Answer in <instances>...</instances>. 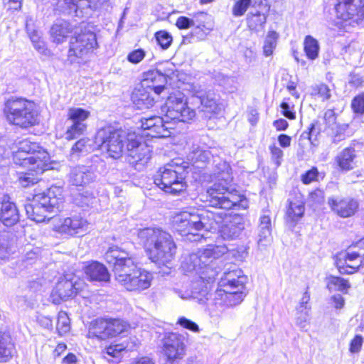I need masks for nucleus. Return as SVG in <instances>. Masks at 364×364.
<instances>
[{"label":"nucleus","instance_id":"052dcab7","mask_svg":"<svg viewBox=\"0 0 364 364\" xmlns=\"http://www.w3.org/2000/svg\"><path fill=\"white\" fill-rule=\"evenodd\" d=\"M178 323L192 331L197 332L199 331L198 326L196 323L185 317H181L178 321Z\"/></svg>","mask_w":364,"mask_h":364},{"label":"nucleus","instance_id":"473e14b6","mask_svg":"<svg viewBox=\"0 0 364 364\" xmlns=\"http://www.w3.org/2000/svg\"><path fill=\"white\" fill-rule=\"evenodd\" d=\"M95 144L88 138L78 140L71 148L70 157L71 160H77L81 155H85L95 149Z\"/></svg>","mask_w":364,"mask_h":364},{"label":"nucleus","instance_id":"a211bd4d","mask_svg":"<svg viewBox=\"0 0 364 364\" xmlns=\"http://www.w3.org/2000/svg\"><path fill=\"white\" fill-rule=\"evenodd\" d=\"M192 95L200 100L202 111L210 114H218L221 111L220 97L213 90L200 84H193L191 87ZM211 118V115L207 116Z\"/></svg>","mask_w":364,"mask_h":364},{"label":"nucleus","instance_id":"2eb2a0df","mask_svg":"<svg viewBox=\"0 0 364 364\" xmlns=\"http://www.w3.org/2000/svg\"><path fill=\"white\" fill-rule=\"evenodd\" d=\"M125 151L128 162L135 168H138L137 166H144L151 158L149 146L134 132L129 133Z\"/></svg>","mask_w":364,"mask_h":364},{"label":"nucleus","instance_id":"c85d7f7f","mask_svg":"<svg viewBox=\"0 0 364 364\" xmlns=\"http://www.w3.org/2000/svg\"><path fill=\"white\" fill-rule=\"evenodd\" d=\"M85 273L91 282H108L110 274L107 267L98 262H92L85 267Z\"/></svg>","mask_w":364,"mask_h":364},{"label":"nucleus","instance_id":"bf43d9fd","mask_svg":"<svg viewBox=\"0 0 364 364\" xmlns=\"http://www.w3.org/2000/svg\"><path fill=\"white\" fill-rule=\"evenodd\" d=\"M176 25L179 29H187L194 26V22L192 21V18L186 16H180L177 18Z\"/></svg>","mask_w":364,"mask_h":364},{"label":"nucleus","instance_id":"f03ea898","mask_svg":"<svg viewBox=\"0 0 364 364\" xmlns=\"http://www.w3.org/2000/svg\"><path fill=\"white\" fill-rule=\"evenodd\" d=\"M105 258L112 264L114 279L126 290L139 292L151 286V274L138 267L130 254L121 247H110Z\"/></svg>","mask_w":364,"mask_h":364},{"label":"nucleus","instance_id":"e2e57ef3","mask_svg":"<svg viewBox=\"0 0 364 364\" xmlns=\"http://www.w3.org/2000/svg\"><path fill=\"white\" fill-rule=\"evenodd\" d=\"M125 349L122 344L110 345L106 348V353L112 357H117Z\"/></svg>","mask_w":364,"mask_h":364},{"label":"nucleus","instance_id":"cd10ccee","mask_svg":"<svg viewBox=\"0 0 364 364\" xmlns=\"http://www.w3.org/2000/svg\"><path fill=\"white\" fill-rule=\"evenodd\" d=\"M7 198L4 196L1 203L0 220L5 226L11 227L19 220V213L16 205L7 200Z\"/></svg>","mask_w":364,"mask_h":364},{"label":"nucleus","instance_id":"a18cd8bd","mask_svg":"<svg viewBox=\"0 0 364 364\" xmlns=\"http://www.w3.org/2000/svg\"><path fill=\"white\" fill-rule=\"evenodd\" d=\"M252 4V0H237L232 8V14L235 17L242 16Z\"/></svg>","mask_w":364,"mask_h":364},{"label":"nucleus","instance_id":"5fc2aeb1","mask_svg":"<svg viewBox=\"0 0 364 364\" xmlns=\"http://www.w3.org/2000/svg\"><path fill=\"white\" fill-rule=\"evenodd\" d=\"M144 57L145 51L139 48L131 52L127 56V60L132 63L137 64L141 62Z\"/></svg>","mask_w":364,"mask_h":364},{"label":"nucleus","instance_id":"774afa93","mask_svg":"<svg viewBox=\"0 0 364 364\" xmlns=\"http://www.w3.org/2000/svg\"><path fill=\"white\" fill-rule=\"evenodd\" d=\"M173 291L175 294H176L178 297H180L182 299H192V293L191 290H183L181 289L174 288Z\"/></svg>","mask_w":364,"mask_h":364},{"label":"nucleus","instance_id":"3c124183","mask_svg":"<svg viewBox=\"0 0 364 364\" xmlns=\"http://www.w3.org/2000/svg\"><path fill=\"white\" fill-rule=\"evenodd\" d=\"M323 119L326 126L332 131L337 128L336 117L333 109H328L324 114Z\"/></svg>","mask_w":364,"mask_h":364},{"label":"nucleus","instance_id":"680f3d73","mask_svg":"<svg viewBox=\"0 0 364 364\" xmlns=\"http://www.w3.org/2000/svg\"><path fill=\"white\" fill-rule=\"evenodd\" d=\"M363 345V337L360 335H356L350 343L349 350L353 353H358Z\"/></svg>","mask_w":364,"mask_h":364},{"label":"nucleus","instance_id":"79ce46f5","mask_svg":"<svg viewBox=\"0 0 364 364\" xmlns=\"http://www.w3.org/2000/svg\"><path fill=\"white\" fill-rule=\"evenodd\" d=\"M56 329L60 336L65 335L70 330V321L65 311L58 313Z\"/></svg>","mask_w":364,"mask_h":364},{"label":"nucleus","instance_id":"338daca9","mask_svg":"<svg viewBox=\"0 0 364 364\" xmlns=\"http://www.w3.org/2000/svg\"><path fill=\"white\" fill-rule=\"evenodd\" d=\"M331 301L336 309H341L345 304L344 298L341 294H335L331 296Z\"/></svg>","mask_w":364,"mask_h":364},{"label":"nucleus","instance_id":"1a4fd4ad","mask_svg":"<svg viewBox=\"0 0 364 364\" xmlns=\"http://www.w3.org/2000/svg\"><path fill=\"white\" fill-rule=\"evenodd\" d=\"M96 33L90 26L80 25L70 38L67 55L70 64H84L98 48Z\"/></svg>","mask_w":364,"mask_h":364},{"label":"nucleus","instance_id":"4be33fe9","mask_svg":"<svg viewBox=\"0 0 364 364\" xmlns=\"http://www.w3.org/2000/svg\"><path fill=\"white\" fill-rule=\"evenodd\" d=\"M87 229V221L79 215L64 218L58 227V231L60 233L70 236L82 235Z\"/></svg>","mask_w":364,"mask_h":364},{"label":"nucleus","instance_id":"37998d69","mask_svg":"<svg viewBox=\"0 0 364 364\" xmlns=\"http://www.w3.org/2000/svg\"><path fill=\"white\" fill-rule=\"evenodd\" d=\"M316 122L311 123L307 131L304 132L301 136L302 139H308L312 147L315 149L318 144V129L316 127Z\"/></svg>","mask_w":364,"mask_h":364},{"label":"nucleus","instance_id":"09e8293b","mask_svg":"<svg viewBox=\"0 0 364 364\" xmlns=\"http://www.w3.org/2000/svg\"><path fill=\"white\" fill-rule=\"evenodd\" d=\"M38 180V178L31 172L20 173L18 178L19 184L23 188L37 183Z\"/></svg>","mask_w":364,"mask_h":364},{"label":"nucleus","instance_id":"ddd939ff","mask_svg":"<svg viewBox=\"0 0 364 364\" xmlns=\"http://www.w3.org/2000/svg\"><path fill=\"white\" fill-rule=\"evenodd\" d=\"M129 325L121 319H96L88 331L89 338L106 340L115 337L127 330Z\"/></svg>","mask_w":364,"mask_h":364},{"label":"nucleus","instance_id":"423d86ee","mask_svg":"<svg viewBox=\"0 0 364 364\" xmlns=\"http://www.w3.org/2000/svg\"><path fill=\"white\" fill-rule=\"evenodd\" d=\"M137 237L152 262L166 265L173 259L176 245L168 232L161 228H146L138 230Z\"/></svg>","mask_w":364,"mask_h":364},{"label":"nucleus","instance_id":"f8f14e48","mask_svg":"<svg viewBox=\"0 0 364 364\" xmlns=\"http://www.w3.org/2000/svg\"><path fill=\"white\" fill-rule=\"evenodd\" d=\"M4 113L9 123L21 127H28L37 121L33 104L23 98H11L5 103Z\"/></svg>","mask_w":364,"mask_h":364},{"label":"nucleus","instance_id":"13d9d810","mask_svg":"<svg viewBox=\"0 0 364 364\" xmlns=\"http://www.w3.org/2000/svg\"><path fill=\"white\" fill-rule=\"evenodd\" d=\"M309 310H304L301 312L297 311L296 316V324L301 328H304L306 326L307 322L309 320Z\"/></svg>","mask_w":364,"mask_h":364},{"label":"nucleus","instance_id":"864d4df0","mask_svg":"<svg viewBox=\"0 0 364 364\" xmlns=\"http://www.w3.org/2000/svg\"><path fill=\"white\" fill-rule=\"evenodd\" d=\"M353 111L358 114L364 113V95H358L353 98L351 102Z\"/></svg>","mask_w":364,"mask_h":364},{"label":"nucleus","instance_id":"bb28decb","mask_svg":"<svg viewBox=\"0 0 364 364\" xmlns=\"http://www.w3.org/2000/svg\"><path fill=\"white\" fill-rule=\"evenodd\" d=\"M69 182L76 186H82L94 181L95 176L87 167L77 166L70 168Z\"/></svg>","mask_w":364,"mask_h":364},{"label":"nucleus","instance_id":"7c9ffc66","mask_svg":"<svg viewBox=\"0 0 364 364\" xmlns=\"http://www.w3.org/2000/svg\"><path fill=\"white\" fill-rule=\"evenodd\" d=\"M240 219L235 218L232 220H225L219 229L218 232L224 240H233L238 237L244 229V224Z\"/></svg>","mask_w":364,"mask_h":364},{"label":"nucleus","instance_id":"4468645a","mask_svg":"<svg viewBox=\"0 0 364 364\" xmlns=\"http://www.w3.org/2000/svg\"><path fill=\"white\" fill-rule=\"evenodd\" d=\"M364 264V238L350 245L346 252L341 253L337 261L341 274H352Z\"/></svg>","mask_w":364,"mask_h":364},{"label":"nucleus","instance_id":"4d7b16f0","mask_svg":"<svg viewBox=\"0 0 364 364\" xmlns=\"http://www.w3.org/2000/svg\"><path fill=\"white\" fill-rule=\"evenodd\" d=\"M318 173V172L317 168L314 167L302 175L301 181L304 184H309L312 181L316 180Z\"/></svg>","mask_w":364,"mask_h":364},{"label":"nucleus","instance_id":"0eeeda50","mask_svg":"<svg viewBox=\"0 0 364 364\" xmlns=\"http://www.w3.org/2000/svg\"><path fill=\"white\" fill-rule=\"evenodd\" d=\"M228 251L225 245H209L205 249L183 255L181 269L184 274L196 273L209 279H214L218 274L215 262Z\"/></svg>","mask_w":364,"mask_h":364},{"label":"nucleus","instance_id":"dca6fc26","mask_svg":"<svg viewBox=\"0 0 364 364\" xmlns=\"http://www.w3.org/2000/svg\"><path fill=\"white\" fill-rule=\"evenodd\" d=\"M79 279L72 275L66 274L60 277L53 289L50 297L54 304H60L75 296L77 291L82 289V283Z\"/></svg>","mask_w":364,"mask_h":364},{"label":"nucleus","instance_id":"a878e982","mask_svg":"<svg viewBox=\"0 0 364 364\" xmlns=\"http://www.w3.org/2000/svg\"><path fill=\"white\" fill-rule=\"evenodd\" d=\"M165 76L158 70H149L144 74L141 85L153 90L155 95H159L164 90Z\"/></svg>","mask_w":364,"mask_h":364},{"label":"nucleus","instance_id":"9d476101","mask_svg":"<svg viewBox=\"0 0 364 364\" xmlns=\"http://www.w3.org/2000/svg\"><path fill=\"white\" fill-rule=\"evenodd\" d=\"M130 132L112 127L102 128L96 134L95 144L105 151L109 157L118 159L126 150Z\"/></svg>","mask_w":364,"mask_h":364},{"label":"nucleus","instance_id":"f257e3e1","mask_svg":"<svg viewBox=\"0 0 364 364\" xmlns=\"http://www.w3.org/2000/svg\"><path fill=\"white\" fill-rule=\"evenodd\" d=\"M164 117L152 116L142 118L141 128L146 136L151 137H168L176 121L188 122L196 117V111L188 106L187 97L181 92L171 93L165 104Z\"/></svg>","mask_w":364,"mask_h":364},{"label":"nucleus","instance_id":"c756f323","mask_svg":"<svg viewBox=\"0 0 364 364\" xmlns=\"http://www.w3.org/2000/svg\"><path fill=\"white\" fill-rule=\"evenodd\" d=\"M258 237V244L260 246H267L272 240V222L268 211H263L259 218Z\"/></svg>","mask_w":364,"mask_h":364},{"label":"nucleus","instance_id":"5701e85b","mask_svg":"<svg viewBox=\"0 0 364 364\" xmlns=\"http://www.w3.org/2000/svg\"><path fill=\"white\" fill-rule=\"evenodd\" d=\"M328 203L331 210L341 218L353 216L359 207L358 201L350 197L330 198Z\"/></svg>","mask_w":364,"mask_h":364},{"label":"nucleus","instance_id":"4c0bfd02","mask_svg":"<svg viewBox=\"0 0 364 364\" xmlns=\"http://www.w3.org/2000/svg\"><path fill=\"white\" fill-rule=\"evenodd\" d=\"M208 18V14L204 12H200L194 15L192 21L194 22L195 28L193 33L200 36L202 38L207 35L210 28L206 27L205 23Z\"/></svg>","mask_w":364,"mask_h":364},{"label":"nucleus","instance_id":"393cba45","mask_svg":"<svg viewBox=\"0 0 364 364\" xmlns=\"http://www.w3.org/2000/svg\"><path fill=\"white\" fill-rule=\"evenodd\" d=\"M158 96L154 94L152 90L140 85L132 92V100L137 109H149L154 106Z\"/></svg>","mask_w":364,"mask_h":364},{"label":"nucleus","instance_id":"49530a36","mask_svg":"<svg viewBox=\"0 0 364 364\" xmlns=\"http://www.w3.org/2000/svg\"><path fill=\"white\" fill-rule=\"evenodd\" d=\"M27 31L30 37V39L34 46V48L41 53H44L46 50V46L44 42L41 40V36L37 31H31L28 28V25L26 26Z\"/></svg>","mask_w":364,"mask_h":364},{"label":"nucleus","instance_id":"6e6552de","mask_svg":"<svg viewBox=\"0 0 364 364\" xmlns=\"http://www.w3.org/2000/svg\"><path fill=\"white\" fill-rule=\"evenodd\" d=\"M63 203L62 189L51 187L42 193L35 195L33 200L25 205V210L28 218L42 223L52 218L50 214L59 211Z\"/></svg>","mask_w":364,"mask_h":364},{"label":"nucleus","instance_id":"a19ab883","mask_svg":"<svg viewBox=\"0 0 364 364\" xmlns=\"http://www.w3.org/2000/svg\"><path fill=\"white\" fill-rule=\"evenodd\" d=\"M304 44L306 56L311 60L316 59L318 52V41L311 36H307L305 38Z\"/></svg>","mask_w":364,"mask_h":364},{"label":"nucleus","instance_id":"58836bf2","mask_svg":"<svg viewBox=\"0 0 364 364\" xmlns=\"http://www.w3.org/2000/svg\"><path fill=\"white\" fill-rule=\"evenodd\" d=\"M14 344L8 336H0V363L8 361L13 355Z\"/></svg>","mask_w":364,"mask_h":364},{"label":"nucleus","instance_id":"c9c22d12","mask_svg":"<svg viewBox=\"0 0 364 364\" xmlns=\"http://www.w3.org/2000/svg\"><path fill=\"white\" fill-rule=\"evenodd\" d=\"M327 289L331 291H339L346 293L350 288L348 281L339 277L329 276L325 279Z\"/></svg>","mask_w":364,"mask_h":364},{"label":"nucleus","instance_id":"69168bd1","mask_svg":"<svg viewBox=\"0 0 364 364\" xmlns=\"http://www.w3.org/2000/svg\"><path fill=\"white\" fill-rule=\"evenodd\" d=\"M37 321L41 326L45 328L52 329L53 328V321L49 316L40 315L37 318Z\"/></svg>","mask_w":364,"mask_h":364},{"label":"nucleus","instance_id":"de8ad7c7","mask_svg":"<svg viewBox=\"0 0 364 364\" xmlns=\"http://www.w3.org/2000/svg\"><path fill=\"white\" fill-rule=\"evenodd\" d=\"M155 38L158 44L164 50L168 48L172 43L173 38L166 31H159L155 33Z\"/></svg>","mask_w":364,"mask_h":364},{"label":"nucleus","instance_id":"0e129e2a","mask_svg":"<svg viewBox=\"0 0 364 364\" xmlns=\"http://www.w3.org/2000/svg\"><path fill=\"white\" fill-rule=\"evenodd\" d=\"M280 107L282 109V114L284 117L289 119H295V112L291 109L290 105L287 102H282L280 105Z\"/></svg>","mask_w":364,"mask_h":364},{"label":"nucleus","instance_id":"9b49d317","mask_svg":"<svg viewBox=\"0 0 364 364\" xmlns=\"http://www.w3.org/2000/svg\"><path fill=\"white\" fill-rule=\"evenodd\" d=\"M186 166L171 161L161 168L154 176V183L164 192L176 195L186 188Z\"/></svg>","mask_w":364,"mask_h":364},{"label":"nucleus","instance_id":"6e6d98bb","mask_svg":"<svg viewBox=\"0 0 364 364\" xmlns=\"http://www.w3.org/2000/svg\"><path fill=\"white\" fill-rule=\"evenodd\" d=\"M269 149L271 151L272 160L274 161L277 166H279L281 164V161L283 157L282 150L274 145L271 146Z\"/></svg>","mask_w":364,"mask_h":364},{"label":"nucleus","instance_id":"8fccbe9b","mask_svg":"<svg viewBox=\"0 0 364 364\" xmlns=\"http://www.w3.org/2000/svg\"><path fill=\"white\" fill-rule=\"evenodd\" d=\"M58 6L62 12L68 15L76 16L77 14L76 0H63L58 2Z\"/></svg>","mask_w":364,"mask_h":364},{"label":"nucleus","instance_id":"603ef678","mask_svg":"<svg viewBox=\"0 0 364 364\" xmlns=\"http://www.w3.org/2000/svg\"><path fill=\"white\" fill-rule=\"evenodd\" d=\"M76 7L77 11L76 16H83L88 14V10L90 9V1L89 0H76Z\"/></svg>","mask_w":364,"mask_h":364},{"label":"nucleus","instance_id":"f704fd0d","mask_svg":"<svg viewBox=\"0 0 364 364\" xmlns=\"http://www.w3.org/2000/svg\"><path fill=\"white\" fill-rule=\"evenodd\" d=\"M355 151L353 148L344 149L337 156L339 167L345 171H349L355 166Z\"/></svg>","mask_w":364,"mask_h":364},{"label":"nucleus","instance_id":"e433bc0d","mask_svg":"<svg viewBox=\"0 0 364 364\" xmlns=\"http://www.w3.org/2000/svg\"><path fill=\"white\" fill-rule=\"evenodd\" d=\"M304 213V205L301 201H290L286 213L287 220L296 223L303 216Z\"/></svg>","mask_w":364,"mask_h":364},{"label":"nucleus","instance_id":"412c9836","mask_svg":"<svg viewBox=\"0 0 364 364\" xmlns=\"http://www.w3.org/2000/svg\"><path fill=\"white\" fill-rule=\"evenodd\" d=\"M184 337L176 333H168L164 339L163 350L169 360L183 358L185 353Z\"/></svg>","mask_w":364,"mask_h":364},{"label":"nucleus","instance_id":"72a5a7b5","mask_svg":"<svg viewBox=\"0 0 364 364\" xmlns=\"http://www.w3.org/2000/svg\"><path fill=\"white\" fill-rule=\"evenodd\" d=\"M72 32L73 26L67 21L57 22L50 29L51 36L56 43H63Z\"/></svg>","mask_w":364,"mask_h":364},{"label":"nucleus","instance_id":"ea45409f","mask_svg":"<svg viewBox=\"0 0 364 364\" xmlns=\"http://www.w3.org/2000/svg\"><path fill=\"white\" fill-rule=\"evenodd\" d=\"M188 159L193 163L203 162L205 163L213 157L210 151L193 146L191 151L188 154Z\"/></svg>","mask_w":364,"mask_h":364},{"label":"nucleus","instance_id":"f3484780","mask_svg":"<svg viewBox=\"0 0 364 364\" xmlns=\"http://www.w3.org/2000/svg\"><path fill=\"white\" fill-rule=\"evenodd\" d=\"M336 16L343 21H352L358 25L364 23V0H337Z\"/></svg>","mask_w":364,"mask_h":364},{"label":"nucleus","instance_id":"b1692460","mask_svg":"<svg viewBox=\"0 0 364 364\" xmlns=\"http://www.w3.org/2000/svg\"><path fill=\"white\" fill-rule=\"evenodd\" d=\"M247 277L241 269L235 267L225 272L219 282L220 289H244Z\"/></svg>","mask_w":364,"mask_h":364},{"label":"nucleus","instance_id":"7ed1b4c3","mask_svg":"<svg viewBox=\"0 0 364 364\" xmlns=\"http://www.w3.org/2000/svg\"><path fill=\"white\" fill-rule=\"evenodd\" d=\"M213 163V175L217 181L207 189L205 201L220 209H246V198L231 188L233 176L230 164L220 158L214 159Z\"/></svg>","mask_w":364,"mask_h":364},{"label":"nucleus","instance_id":"c03bdc74","mask_svg":"<svg viewBox=\"0 0 364 364\" xmlns=\"http://www.w3.org/2000/svg\"><path fill=\"white\" fill-rule=\"evenodd\" d=\"M278 35L275 31H269L265 38L263 46V53L265 56H270L277 46Z\"/></svg>","mask_w":364,"mask_h":364},{"label":"nucleus","instance_id":"6ab92c4d","mask_svg":"<svg viewBox=\"0 0 364 364\" xmlns=\"http://www.w3.org/2000/svg\"><path fill=\"white\" fill-rule=\"evenodd\" d=\"M89 111L80 107H72L68 109V119L72 124L65 133L67 140H73L83 134L87 129L85 121L90 117Z\"/></svg>","mask_w":364,"mask_h":364},{"label":"nucleus","instance_id":"39448f33","mask_svg":"<svg viewBox=\"0 0 364 364\" xmlns=\"http://www.w3.org/2000/svg\"><path fill=\"white\" fill-rule=\"evenodd\" d=\"M226 215L223 212L198 210L196 212H183L174 220L175 229L190 240L197 241L203 237L200 231L217 230L224 221Z\"/></svg>","mask_w":364,"mask_h":364},{"label":"nucleus","instance_id":"aec40b11","mask_svg":"<svg viewBox=\"0 0 364 364\" xmlns=\"http://www.w3.org/2000/svg\"><path fill=\"white\" fill-rule=\"evenodd\" d=\"M242 290L218 289L214 294L212 304L218 312L223 311L226 308L235 306L240 304L245 296Z\"/></svg>","mask_w":364,"mask_h":364},{"label":"nucleus","instance_id":"20e7f679","mask_svg":"<svg viewBox=\"0 0 364 364\" xmlns=\"http://www.w3.org/2000/svg\"><path fill=\"white\" fill-rule=\"evenodd\" d=\"M13 156L16 165L28 168L36 174L49 169L48 153L38 143L27 139L19 141L12 146L5 139H0V161Z\"/></svg>","mask_w":364,"mask_h":364},{"label":"nucleus","instance_id":"2f4dec72","mask_svg":"<svg viewBox=\"0 0 364 364\" xmlns=\"http://www.w3.org/2000/svg\"><path fill=\"white\" fill-rule=\"evenodd\" d=\"M208 278L206 276H200V280H198L192 284V299L196 300L199 304H205L209 299L210 286L204 282Z\"/></svg>","mask_w":364,"mask_h":364}]
</instances>
